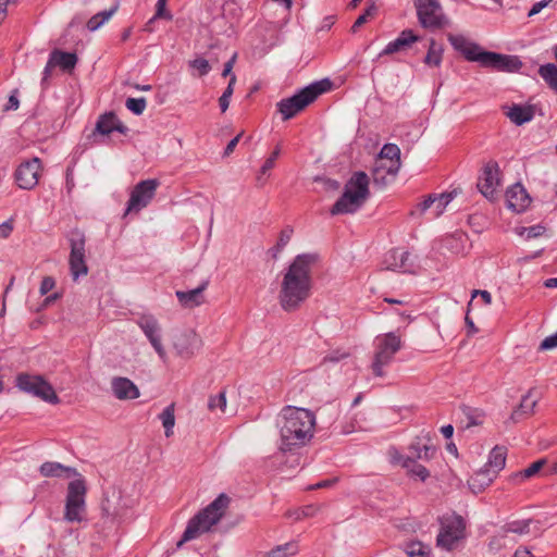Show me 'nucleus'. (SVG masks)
Instances as JSON below:
<instances>
[{
	"label": "nucleus",
	"instance_id": "nucleus-20",
	"mask_svg": "<svg viewBox=\"0 0 557 557\" xmlns=\"http://www.w3.org/2000/svg\"><path fill=\"white\" fill-rule=\"evenodd\" d=\"M113 395L120 400L136 399L140 396L138 387L127 377L114 376L111 380Z\"/></svg>",
	"mask_w": 557,
	"mask_h": 557
},
{
	"label": "nucleus",
	"instance_id": "nucleus-12",
	"mask_svg": "<svg viewBox=\"0 0 557 557\" xmlns=\"http://www.w3.org/2000/svg\"><path fill=\"white\" fill-rule=\"evenodd\" d=\"M70 270L74 280L88 273V267L85 260V244L86 238L84 233L78 230H74L70 234Z\"/></svg>",
	"mask_w": 557,
	"mask_h": 557
},
{
	"label": "nucleus",
	"instance_id": "nucleus-8",
	"mask_svg": "<svg viewBox=\"0 0 557 557\" xmlns=\"http://www.w3.org/2000/svg\"><path fill=\"white\" fill-rule=\"evenodd\" d=\"M441 529L436 544L444 550H453L458 542L463 539L466 523L461 516L448 513L440 519Z\"/></svg>",
	"mask_w": 557,
	"mask_h": 557
},
{
	"label": "nucleus",
	"instance_id": "nucleus-44",
	"mask_svg": "<svg viewBox=\"0 0 557 557\" xmlns=\"http://www.w3.org/2000/svg\"><path fill=\"white\" fill-rule=\"evenodd\" d=\"M372 180L373 184L380 187L386 186L392 181L389 172H385L382 166L376 165L372 170Z\"/></svg>",
	"mask_w": 557,
	"mask_h": 557
},
{
	"label": "nucleus",
	"instance_id": "nucleus-14",
	"mask_svg": "<svg viewBox=\"0 0 557 557\" xmlns=\"http://www.w3.org/2000/svg\"><path fill=\"white\" fill-rule=\"evenodd\" d=\"M159 184L156 178L139 182L131 193L126 212H138L146 208L154 197Z\"/></svg>",
	"mask_w": 557,
	"mask_h": 557
},
{
	"label": "nucleus",
	"instance_id": "nucleus-46",
	"mask_svg": "<svg viewBox=\"0 0 557 557\" xmlns=\"http://www.w3.org/2000/svg\"><path fill=\"white\" fill-rule=\"evenodd\" d=\"M147 106L145 98H127L125 107L136 115H140Z\"/></svg>",
	"mask_w": 557,
	"mask_h": 557
},
{
	"label": "nucleus",
	"instance_id": "nucleus-56",
	"mask_svg": "<svg viewBox=\"0 0 557 557\" xmlns=\"http://www.w3.org/2000/svg\"><path fill=\"white\" fill-rule=\"evenodd\" d=\"M557 347V333L544 338L540 345V350H548Z\"/></svg>",
	"mask_w": 557,
	"mask_h": 557
},
{
	"label": "nucleus",
	"instance_id": "nucleus-57",
	"mask_svg": "<svg viewBox=\"0 0 557 557\" xmlns=\"http://www.w3.org/2000/svg\"><path fill=\"white\" fill-rule=\"evenodd\" d=\"M54 285H55V281L53 277L45 276L40 284V288H39L40 294L41 295L48 294L51 289H53Z\"/></svg>",
	"mask_w": 557,
	"mask_h": 557
},
{
	"label": "nucleus",
	"instance_id": "nucleus-40",
	"mask_svg": "<svg viewBox=\"0 0 557 557\" xmlns=\"http://www.w3.org/2000/svg\"><path fill=\"white\" fill-rule=\"evenodd\" d=\"M294 234V230L292 226L287 225L285 226L278 236V240L276 245L271 249L273 252V257L276 258V256L285 248V246L289 243L292 236Z\"/></svg>",
	"mask_w": 557,
	"mask_h": 557
},
{
	"label": "nucleus",
	"instance_id": "nucleus-9",
	"mask_svg": "<svg viewBox=\"0 0 557 557\" xmlns=\"http://www.w3.org/2000/svg\"><path fill=\"white\" fill-rule=\"evenodd\" d=\"M376 350L372 362L375 376H384L383 368L392 362L395 354L401 348V341L394 332L380 335L375 339Z\"/></svg>",
	"mask_w": 557,
	"mask_h": 557
},
{
	"label": "nucleus",
	"instance_id": "nucleus-29",
	"mask_svg": "<svg viewBox=\"0 0 557 557\" xmlns=\"http://www.w3.org/2000/svg\"><path fill=\"white\" fill-rule=\"evenodd\" d=\"M50 57L55 67L59 66L64 72L73 71L77 63V55L75 53L64 52L59 49H54Z\"/></svg>",
	"mask_w": 557,
	"mask_h": 557
},
{
	"label": "nucleus",
	"instance_id": "nucleus-39",
	"mask_svg": "<svg viewBox=\"0 0 557 557\" xmlns=\"http://www.w3.org/2000/svg\"><path fill=\"white\" fill-rule=\"evenodd\" d=\"M298 546L296 542H288L282 545H277L267 553L268 557H288L297 554Z\"/></svg>",
	"mask_w": 557,
	"mask_h": 557
},
{
	"label": "nucleus",
	"instance_id": "nucleus-17",
	"mask_svg": "<svg viewBox=\"0 0 557 557\" xmlns=\"http://www.w3.org/2000/svg\"><path fill=\"white\" fill-rule=\"evenodd\" d=\"M499 168L497 162H487L479 177L478 188L480 193L487 199L493 200L497 195V187L499 185Z\"/></svg>",
	"mask_w": 557,
	"mask_h": 557
},
{
	"label": "nucleus",
	"instance_id": "nucleus-59",
	"mask_svg": "<svg viewBox=\"0 0 557 557\" xmlns=\"http://www.w3.org/2000/svg\"><path fill=\"white\" fill-rule=\"evenodd\" d=\"M528 238H535L541 236L545 232V227L542 225H534L525 228Z\"/></svg>",
	"mask_w": 557,
	"mask_h": 557
},
{
	"label": "nucleus",
	"instance_id": "nucleus-15",
	"mask_svg": "<svg viewBox=\"0 0 557 557\" xmlns=\"http://www.w3.org/2000/svg\"><path fill=\"white\" fill-rule=\"evenodd\" d=\"M201 338L194 330H184L173 336V347L176 355L183 359H190L201 347Z\"/></svg>",
	"mask_w": 557,
	"mask_h": 557
},
{
	"label": "nucleus",
	"instance_id": "nucleus-23",
	"mask_svg": "<svg viewBox=\"0 0 557 557\" xmlns=\"http://www.w3.org/2000/svg\"><path fill=\"white\" fill-rule=\"evenodd\" d=\"M208 285L209 282L203 281L197 288L187 292L177 290L175 295L181 306H183L184 308L191 309L202 305L205 302L203 292L206 290Z\"/></svg>",
	"mask_w": 557,
	"mask_h": 557
},
{
	"label": "nucleus",
	"instance_id": "nucleus-48",
	"mask_svg": "<svg viewBox=\"0 0 557 557\" xmlns=\"http://www.w3.org/2000/svg\"><path fill=\"white\" fill-rule=\"evenodd\" d=\"M435 202V194H430L425 197V199L417 205V209L410 212L411 215H414L417 212L419 214H423L428 210H432Z\"/></svg>",
	"mask_w": 557,
	"mask_h": 557
},
{
	"label": "nucleus",
	"instance_id": "nucleus-19",
	"mask_svg": "<svg viewBox=\"0 0 557 557\" xmlns=\"http://www.w3.org/2000/svg\"><path fill=\"white\" fill-rule=\"evenodd\" d=\"M114 131L126 135L128 128L117 119L114 112H107L99 116L92 135H109Z\"/></svg>",
	"mask_w": 557,
	"mask_h": 557
},
{
	"label": "nucleus",
	"instance_id": "nucleus-10",
	"mask_svg": "<svg viewBox=\"0 0 557 557\" xmlns=\"http://www.w3.org/2000/svg\"><path fill=\"white\" fill-rule=\"evenodd\" d=\"M417 17L425 29H441L450 25L440 0H414Z\"/></svg>",
	"mask_w": 557,
	"mask_h": 557
},
{
	"label": "nucleus",
	"instance_id": "nucleus-28",
	"mask_svg": "<svg viewBox=\"0 0 557 557\" xmlns=\"http://www.w3.org/2000/svg\"><path fill=\"white\" fill-rule=\"evenodd\" d=\"M506 456L507 449L505 447L495 446L490 453L488 461L484 469L496 476L506 465Z\"/></svg>",
	"mask_w": 557,
	"mask_h": 557
},
{
	"label": "nucleus",
	"instance_id": "nucleus-11",
	"mask_svg": "<svg viewBox=\"0 0 557 557\" xmlns=\"http://www.w3.org/2000/svg\"><path fill=\"white\" fill-rule=\"evenodd\" d=\"M16 386L35 397L42 399L49 404H59L60 398L52 385L41 375H33L28 373H20L16 376Z\"/></svg>",
	"mask_w": 557,
	"mask_h": 557
},
{
	"label": "nucleus",
	"instance_id": "nucleus-24",
	"mask_svg": "<svg viewBox=\"0 0 557 557\" xmlns=\"http://www.w3.org/2000/svg\"><path fill=\"white\" fill-rule=\"evenodd\" d=\"M121 496L116 492L104 493L101 500L102 516L111 520L122 516Z\"/></svg>",
	"mask_w": 557,
	"mask_h": 557
},
{
	"label": "nucleus",
	"instance_id": "nucleus-47",
	"mask_svg": "<svg viewBox=\"0 0 557 557\" xmlns=\"http://www.w3.org/2000/svg\"><path fill=\"white\" fill-rule=\"evenodd\" d=\"M376 7L374 3H372L371 5H369L364 13L361 14L354 23V25L351 26V32L352 33H356L358 30L359 27H361L364 23H367L368 18L370 16H373L376 12Z\"/></svg>",
	"mask_w": 557,
	"mask_h": 557
},
{
	"label": "nucleus",
	"instance_id": "nucleus-62",
	"mask_svg": "<svg viewBox=\"0 0 557 557\" xmlns=\"http://www.w3.org/2000/svg\"><path fill=\"white\" fill-rule=\"evenodd\" d=\"M480 296L485 305H490L492 302V296L487 290L474 289L472 292V298Z\"/></svg>",
	"mask_w": 557,
	"mask_h": 557
},
{
	"label": "nucleus",
	"instance_id": "nucleus-13",
	"mask_svg": "<svg viewBox=\"0 0 557 557\" xmlns=\"http://www.w3.org/2000/svg\"><path fill=\"white\" fill-rule=\"evenodd\" d=\"M136 324L143 331L160 359L165 361L168 355L162 344V329L157 318L152 314H141L136 320Z\"/></svg>",
	"mask_w": 557,
	"mask_h": 557
},
{
	"label": "nucleus",
	"instance_id": "nucleus-5",
	"mask_svg": "<svg viewBox=\"0 0 557 557\" xmlns=\"http://www.w3.org/2000/svg\"><path fill=\"white\" fill-rule=\"evenodd\" d=\"M369 197V177L364 172H356L346 183L345 190L333 205L331 213H354L364 203Z\"/></svg>",
	"mask_w": 557,
	"mask_h": 557
},
{
	"label": "nucleus",
	"instance_id": "nucleus-53",
	"mask_svg": "<svg viewBox=\"0 0 557 557\" xmlns=\"http://www.w3.org/2000/svg\"><path fill=\"white\" fill-rule=\"evenodd\" d=\"M374 165L382 166L385 172H389V177L394 180L400 169L399 164H395L392 166V162L384 161L383 159L376 158Z\"/></svg>",
	"mask_w": 557,
	"mask_h": 557
},
{
	"label": "nucleus",
	"instance_id": "nucleus-34",
	"mask_svg": "<svg viewBox=\"0 0 557 557\" xmlns=\"http://www.w3.org/2000/svg\"><path fill=\"white\" fill-rule=\"evenodd\" d=\"M532 523L531 519H524V520H515L507 522L503 527L504 533H515L518 535H525L530 532V525Z\"/></svg>",
	"mask_w": 557,
	"mask_h": 557
},
{
	"label": "nucleus",
	"instance_id": "nucleus-36",
	"mask_svg": "<svg viewBox=\"0 0 557 557\" xmlns=\"http://www.w3.org/2000/svg\"><path fill=\"white\" fill-rule=\"evenodd\" d=\"M159 418L165 430V436L170 437L173 434V428L175 425L174 405L171 404L168 407H165L163 411L160 413Z\"/></svg>",
	"mask_w": 557,
	"mask_h": 557
},
{
	"label": "nucleus",
	"instance_id": "nucleus-31",
	"mask_svg": "<svg viewBox=\"0 0 557 557\" xmlns=\"http://www.w3.org/2000/svg\"><path fill=\"white\" fill-rule=\"evenodd\" d=\"M496 476L486 469L475 472L468 481L470 490L474 493H481L487 487Z\"/></svg>",
	"mask_w": 557,
	"mask_h": 557
},
{
	"label": "nucleus",
	"instance_id": "nucleus-60",
	"mask_svg": "<svg viewBox=\"0 0 557 557\" xmlns=\"http://www.w3.org/2000/svg\"><path fill=\"white\" fill-rule=\"evenodd\" d=\"M236 58H237V54H236V53H234V54L232 55V58H231V59H230V60L224 64V69H223V72H222V76H223V77H226V76H230V77H231L232 75H234V74L232 73V70H233L234 64H235V62H236Z\"/></svg>",
	"mask_w": 557,
	"mask_h": 557
},
{
	"label": "nucleus",
	"instance_id": "nucleus-52",
	"mask_svg": "<svg viewBox=\"0 0 557 557\" xmlns=\"http://www.w3.org/2000/svg\"><path fill=\"white\" fill-rule=\"evenodd\" d=\"M281 154V147L276 146V148L273 150V152L270 154V157L264 161L263 165L261 166V174H265L268 171L274 168L275 161Z\"/></svg>",
	"mask_w": 557,
	"mask_h": 557
},
{
	"label": "nucleus",
	"instance_id": "nucleus-4",
	"mask_svg": "<svg viewBox=\"0 0 557 557\" xmlns=\"http://www.w3.org/2000/svg\"><path fill=\"white\" fill-rule=\"evenodd\" d=\"M230 503L231 498L226 494L222 493L206 508L194 516L188 521L182 539L177 542V548H180L184 543L197 539L202 533L210 531V529L222 519Z\"/></svg>",
	"mask_w": 557,
	"mask_h": 557
},
{
	"label": "nucleus",
	"instance_id": "nucleus-30",
	"mask_svg": "<svg viewBox=\"0 0 557 557\" xmlns=\"http://www.w3.org/2000/svg\"><path fill=\"white\" fill-rule=\"evenodd\" d=\"M506 115L512 123L520 126L527 122H530L534 116V112L530 106L513 104L506 112Z\"/></svg>",
	"mask_w": 557,
	"mask_h": 557
},
{
	"label": "nucleus",
	"instance_id": "nucleus-51",
	"mask_svg": "<svg viewBox=\"0 0 557 557\" xmlns=\"http://www.w3.org/2000/svg\"><path fill=\"white\" fill-rule=\"evenodd\" d=\"M189 65L199 72V76L207 75L211 70L209 62L203 58H197L190 61Z\"/></svg>",
	"mask_w": 557,
	"mask_h": 557
},
{
	"label": "nucleus",
	"instance_id": "nucleus-26",
	"mask_svg": "<svg viewBox=\"0 0 557 557\" xmlns=\"http://www.w3.org/2000/svg\"><path fill=\"white\" fill-rule=\"evenodd\" d=\"M429 442H430V440H428V442L424 443L422 438L418 437L414 442H412L410 444V446H409L410 456H408L407 458H413L414 460L432 459L436 453V447Z\"/></svg>",
	"mask_w": 557,
	"mask_h": 557
},
{
	"label": "nucleus",
	"instance_id": "nucleus-32",
	"mask_svg": "<svg viewBox=\"0 0 557 557\" xmlns=\"http://www.w3.org/2000/svg\"><path fill=\"white\" fill-rule=\"evenodd\" d=\"M444 49L443 46L437 44L433 38L430 39L429 49L423 62L428 66L438 67L443 60Z\"/></svg>",
	"mask_w": 557,
	"mask_h": 557
},
{
	"label": "nucleus",
	"instance_id": "nucleus-3",
	"mask_svg": "<svg viewBox=\"0 0 557 557\" xmlns=\"http://www.w3.org/2000/svg\"><path fill=\"white\" fill-rule=\"evenodd\" d=\"M447 39L453 48L460 52L466 60L478 62L483 67H491L496 71L516 72L522 66V62L518 57L483 51L478 44L469 41L462 35L448 34Z\"/></svg>",
	"mask_w": 557,
	"mask_h": 557
},
{
	"label": "nucleus",
	"instance_id": "nucleus-16",
	"mask_svg": "<svg viewBox=\"0 0 557 557\" xmlns=\"http://www.w3.org/2000/svg\"><path fill=\"white\" fill-rule=\"evenodd\" d=\"M40 170L41 161L37 157L22 162L14 173L18 187L22 189H33L38 184Z\"/></svg>",
	"mask_w": 557,
	"mask_h": 557
},
{
	"label": "nucleus",
	"instance_id": "nucleus-58",
	"mask_svg": "<svg viewBox=\"0 0 557 557\" xmlns=\"http://www.w3.org/2000/svg\"><path fill=\"white\" fill-rule=\"evenodd\" d=\"M552 0H542V1H539V2H535L531 10L529 11L528 13V16L531 17V16H534L536 15L537 13H540L543 9H545L549 3H550Z\"/></svg>",
	"mask_w": 557,
	"mask_h": 557
},
{
	"label": "nucleus",
	"instance_id": "nucleus-37",
	"mask_svg": "<svg viewBox=\"0 0 557 557\" xmlns=\"http://www.w3.org/2000/svg\"><path fill=\"white\" fill-rule=\"evenodd\" d=\"M539 74L553 89L557 90V66L555 64L541 65Z\"/></svg>",
	"mask_w": 557,
	"mask_h": 557
},
{
	"label": "nucleus",
	"instance_id": "nucleus-42",
	"mask_svg": "<svg viewBox=\"0 0 557 557\" xmlns=\"http://www.w3.org/2000/svg\"><path fill=\"white\" fill-rule=\"evenodd\" d=\"M236 84V75H232L227 87L219 98V106L222 112H225L230 106V99L234 92V86Z\"/></svg>",
	"mask_w": 557,
	"mask_h": 557
},
{
	"label": "nucleus",
	"instance_id": "nucleus-55",
	"mask_svg": "<svg viewBox=\"0 0 557 557\" xmlns=\"http://www.w3.org/2000/svg\"><path fill=\"white\" fill-rule=\"evenodd\" d=\"M14 230V220L11 218L8 221L0 224V238L7 239L10 237Z\"/></svg>",
	"mask_w": 557,
	"mask_h": 557
},
{
	"label": "nucleus",
	"instance_id": "nucleus-2",
	"mask_svg": "<svg viewBox=\"0 0 557 557\" xmlns=\"http://www.w3.org/2000/svg\"><path fill=\"white\" fill-rule=\"evenodd\" d=\"M314 425L315 417L310 410L290 406L285 407L277 421L280 451H293L306 446L313 437Z\"/></svg>",
	"mask_w": 557,
	"mask_h": 557
},
{
	"label": "nucleus",
	"instance_id": "nucleus-6",
	"mask_svg": "<svg viewBox=\"0 0 557 557\" xmlns=\"http://www.w3.org/2000/svg\"><path fill=\"white\" fill-rule=\"evenodd\" d=\"M330 87L331 82L329 79H322L302 88L289 98L282 99L277 103V108L283 120L286 121L295 116L307 106L313 102L320 95L329 90Z\"/></svg>",
	"mask_w": 557,
	"mask_h": 557
},
{
	"label": "nucleus",
	"instance_id": "nucleus-63",
	"mask_svg": "<svg viewBox=\"0 0 557 557\" xmlns=\"http://www.w3.org/2000/svg\"><path fill=\"white\" fill-rule=\"evenodd\" d=\"M17 91L14 90L13 94L9 97V100H8V103L5 106V110L9 111V110H17L18 109V106H20V101L16 97V94Z\"/></svg>",
	"mask_w": 557,
	"mask_h": 557
},
{
	"label": "nucleus",
	"instance_id": "nucleus-35",
	"mask_svg": "<svg viewBox=\"0 0 557 557\" xmlns=\"http://www.w3.org/2000/svg\"><path fill=\"white\" fill-rule=\"evenodd\" d=\"M403 467L406 468L412 476H417L421 481H425L430 476L429 470L424 466L417 463V460L413 458H406L403 462Z\"/></svg>",
	"mask_w": 557,
	"mask_h": 557
},
{
	"label": "nucleus",
	"instance_id": "nucleus-49",
	"mask_svg": "<svg viewBox=\"0 0 557 557\" xmlns=\"http://www.w3.org/2000/svg\"><path fill=\"white\" fill-rule=\"evenodd\" d=\"M350 356L349 351L342 350V349H335L330 351L327 355L323 357L322 364H325L327 362H338L343 359H346Z\"/></svg>",
	"mask_w": 557,
	"mask_h": 557
},
{
	"label": "nucleus",
	"instance_id": "nucleus-7",
	"mask_svg": "<svg viewBox=\"0 0 557 557\" xmlns=\"http://www.w3.org/2000/svg\"><path fill=\"white\" fill-rule=\"evenodd\" d=\"M86 493L87 487L84 479L79 478L69 483L63 515L65 521L70 523L86 521Z\"/></svg>",
	"mask_w": 557,
	"mask_h": 557
},
{
	"label": "nucleus",
	"instance_id": "nucleus-21",
	"mask_svg": "<svg viewBox=\"0 0 557 557\" xmlns=\"http://www.w3.org/2000/svg\"><path fill=\"white\" fill-rule=\"evenodd\" d=\"M508 208L521 212L528 208L531 199L521 184H515L506 191Z\"/></svg>",
	"mask_w": 557,
	"mask_h": 557
},
{
	"label": "nucleus",
	"instance_id": "nucleus-33",
	"mask_svg": "<svg viewBox=\"0 0 557 557\" xmlns=\"http://www.w3.org/2000/svg\"><path fill=\"white\" fill-rule=\"evenodd\" d=\"M377 158L383 159L384 161H388L389 163L392 162V166L395 164L401 165L400 149L395 144H385L382 147Z\"/></svg>",
	"mask_w": 557,
	"mask_h": 557
},
{
	"label": "nucleus",
	"instance_id": "nucleus-61",
	"mask_svg": "<svg viewBox=\"0 0 557 557\" xmlns=\"http://www.w3.org/2000/svg\"><path fill=\"white\" fill-rule=\"evenodd\" d=\"M101 25H103V22L100 20V16L98 15V13L95 14L92 17H90L89 21L87 22V28L90 32L97 30Z\"/></svg>",
	"mask_w": 557,
	"mask_h": 557
},
{
	"label": "nucleus",
	"instance_id": "nucleus-38",
	"mask_svg": "<svg viewBox=\"0 0 557 557\" xmlns=\"http://www.w3.org/2000/svg\"><path fill=\"white\" fill-rule=\"evenodd\" d=\"M456 195V190L450 193H443L440 195L435 194V202L432 208L433 216L438 218L447 207V205L453 200Z\"/></svg>",
	"mask_w": 557,
	"mask_h": 557
},
{
	"label": "nucleus",
	"instance_id": "nucleus-45",
	"mask_svg": "<svg viewBox=\"0 0 557 557\" xmlns=\"http://www.w3.org/2000/svg\"><path fill=\"white\" fill-rule=\"evenodd\" d=\"M208 408L211 411L219 409L221 412L225 411L226 408V395L225 392L222 391L215 396H210L208 401Z\"/></svg>",
	"mask_w": 557,
	"mask_h": 557
},
{
	"label": "nucleus",
	"instance_id": "nucleus-54",
	"mask_svg": "<svg viewBox=\"0 0 557 557\" xmlns=\"http://www.w3.org/2000/svg\"><path fill=\"white\" fill-rule=\"evenodd\" d=\"M463 411L469 420L467 426L481 424V418L483 417L481 411L468 407Z\"/></svg>",
	"mask_w": 557,
	"mask_h": 557
},
{
	"label": "nucleus",
	"instance_id": "nucleus-1",
	"mask_svg": "<svg viewBox=\"0 0 557 557\" xmlns=\"http://www.w3.org/2000/svg\"><path fill=\"white\" fill-rule=\"evenodd\" d=\"M320 257L308 252L297 255L290 262L281 282L278 302L286 312H293L310 297L312 288V273Z\"/></svg>",
	"mask_w": 557,
	"mask_h": 557
},
{
	"label": "nucleus",
	"instance_id": "nucleus-50",
	"mask_svg": "<svg viewBox=\"0 0 557 557\" xmlns=\"http://www.w3.org/2000/svg\"><path fill=\"white\" fill-rule=\"evenodd\" d=\"M168 0H158L157 1V10L154 16L149 21V23L153 22L156 18H165L172 20V14L166 10Z\"/></svg>",
	"mask_w": 557,
	"mask_h": 557
},
{
	"label": "nucleus",
	"instance_id": "nucleus-64",
	"mask_svg": "<svg viewBox=\"0 0 557 557\" xmlns=\"http://www.w3.org/2000/svg\"><path fill=\"white\" fill-rule=\"evenodd\" d=\"M55 67V64L51 62V57L49 55L48 62L44 69L42 84H45L48 78L51 76L52 70Z\"/></svg>",
	"mask_w": 557,
	"mask_h": 557
},
{
	"label": "nucleus",
	"instance_id": "nucleus-27",
	"mask_svg": "<svg viewBox=\"0 0 557 557\" xmlns=\"http://www.w3.org/2000/svg\"><path fill=\"white\" fill-rule=\"evenodd\" d=\"M534 388H531L522 398L519 406L512 411L510 419L513 422H518L520 419L529 417L533 413V410L537 404V399H531L534 393Z\"/></svg>",
	"mask_w": 557,
	"mask_h": 557
},
{
	"label": "nucleus",
	"instance_id": "nucleus-41",
	"mask_svg": "<svg viewBox=\"0 0 557 557\" xmlns=\"http://www.w3.org/2000/svg\"><path fill=\"white\" fill-rule=\"evenodd\" d=\"M546 463V460L545 459H540L533 463H531L528 468H525L523 471H520V472H517L515 474L511 475V480H517V479H520V480H523V479H529L533 475H535L541 469L542 467Z\"/></svg>",
	"mask_w": 557,
	"mask_h": 557
},
{
	"label": "nucleus",
	"instance_id": "nucleus-43",
	"mask_svg": "<svg viewBox=\"0 0 557 557\" xmlns=\"http://www.w3.org/2000/svg\"><path fill=\"white\" fill-rule=\"evenodd\" d=\"M406 553L409 557H430V549L421 542H412L407 546Z\"/></svg>",
	"mask_w": 557,
	"mask_h": 557
},
{
	"label": "nucleus",
	"instance_id": "nucleus-22",
	"mask_svg": "<svg viewBox=\"0 0 557 557\" xmlns=\"http://www.w3.org/2000/svg\"><path fill=\"white\" fill-rule=\"evenodd\" d=\"M419 40L420 37L414 35V33L411 29H404L395 40L387 44V46L382 50L379 57L404 51L410 48L412 44Z\"/></svg>",
	"mask_w": 557,
	"mask_h": 557
},
{
	"label": "nucleus",
	"instance_id": "nucleus-25",
	"mask_svg": "<svg viewBox=\"0 0 557 557\" xmlns=\"http://www.w3.org/2000/svg\"><path fill=\"white\" fill-rule=\"evenodd\" d=\"M39 472L42 476L46 478H71L74 475H78L75 468L66 467L60 462L47 461L44 462Z\"/></svg>",
	"mask_w": 557,
	"mask_h": 557
},
{
	"label": "nucleus",
	"instance_id": "nucleus-18",
	"mask_svg": "<svg viewBox=\"0 0 557 557\" xmlns=\"http://www.w3.org/2000/svg\"><path fill=\"white\" fill-rule=\"evenodd\" d=\"M410 255L408 251L396 248L392 249L385 253L383 259V268L385 270L391 271H399V272H411L412 271V262L410 261Z\"/></svg>",
	"mask_w": 557,
	"mask_h": 557
}]
</instances>
